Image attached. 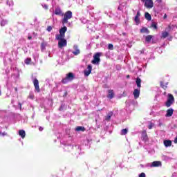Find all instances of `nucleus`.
Returning a JSON list of instances; mask_svg holds the SVG:
<instances>
[{
	"label": "nucleus",
	"mask_w": 177,
	"mask_h": 177,
	"mask_svg": "<svg viewBox=\"0 0 177 177\" xmlns=\"http://www.w3.org/2000/svg\"><path fill=\"white\" fill-rule=\"evenodd\" d=\"M39 130L40 131H44V127H40L39 128Z\"/></svg>",
	"instance_id": "4c0bfd02"
},
{
	"label": "nucleus",
	"mask_w": 177,
	"mask_h": 177,
	"mask_svg": "<svg viewBox=\"0 0 177 177\" xmlns=\"http://www.w3.org/2000/svg\"><path fill=\"white\" fill-rule=\"evenodd\" d=\"M174 102L175 97H174V95L172 94L169 93L167 95V100L165 103V105L166 106V107H171V106H172V104H174Z\"/></svg>",
	"instance_id": "f03ea898"
},
{
	"label": "nucleus",
	"mask_w": 177,
	"mask_h": 177,
	"mask_svg": "<svg viewBox=\"0 0 177 177\" xmlns=\"http://www.w3.org/2000/svg\"><path fill=\"white\" fill-rule=\"evenodd\" d=\"M162 165V163L161 161H153L151 164V167H161Z\"/></svg>",
	"instance_id": "ddd939ff"
},
{
	"label": "nucleus",
	"mask_w": 177,
	"mask_h": 177,
	"mask_svg": "<svg viewBox=\"0 0 177 177\" xmlns=\"http://www.w3.org/2000/svg\"><path fill=\"white\" fill-rule=\"evenodd\" d=\"M127 133H128V129H123L121 130L120 135L124 136V135H127Z\"/></svg>",
	"instance_id": "c85d7f7f"
},
{
	"label": "nucleus",
	"mask_w": 177,
	"mask_h": 177,
	"mask_svg": "<svg viewBox=\"0 0 177 177\" xmlns=\"http://www.w3.org/2000/svg\"><path fill=\"white\" fill-rule=\"evenodd\" d=\"M169 28H171V26H169Z\"/></svg>",
	"instance_id": "09e8293b"
},
{
	"label": "nucleus",
	"mask_w": 177,
	"mask_h": 177,
	"mask_svg": "<svg viewBox=\"0 0 177 177\" xmlns=\"http://www.w3.org/2000/svg\"><path fill=\"white\" fill-rule=\"evenodd\" d=\"M174 143H177V136H176V138L174 139Z\"/></svg>",
	"instance_id": "79ce46f5"
},
{
	"label": "nucleus",
	"mask_w": 177,
	"mask_h": 177,
	"mask_svg": "<svg viewBox=\"0 0 177 177\" xmlns=\"http://www.w3.org/2000/svg\"><path fill=\"white\" fill-rule=\"evenodd\" d=\"M136 84L138 86V88H139V89H140V88H142V80L140 77H137L136 80Z\"/></svg>",
	"instance_id": "a211bd4d"
},
{
	"label": "nucleus",
	"mask_w": 177,
	"mask_h": 177,
	"mask_svg": "<svg viewBox=\"0 0 177 177\" xmlns=\"http://www.w3.org/2000/svg\"><path fill=\"white\" fill-rule=\"evenodd\" d=\"M100 62V53H97L93 56V60L91 61L93 64H97V63Z\"/></svg>",
	"instance_id": "423d86ee"
},
{
	"label": "nucleus",
	"mask_w": 177,
	"mask_h": 177,
	"mask_svg": "<svg viewBox=\"0 0 177 177\" xmlns=\"http://www.w3.org/2000/svg\"><path fill=\"white\" fill-rule=\"evenodd\" d=\"M145 6L147 9H151V8L154 6V3H153V0H145Z\"/></svg>",
	"instance_id": "1a4fd4ad"
},
{
	"label": "nucleus",
	"mask_w": 177,
	"mask_h": 177,
	"mask_svg": "<svg viewBox=\"0 0 177 177\" xmlns=\"http://www.w3.org/2000/svg\"><path fill=\"white\" fill-rule=\"evenodd\" d=\"M28 39H32V36H28Z\"/></svg>",
	"instance_id": "ea45409f"
},
{
	"label": "nucleus",
	"mask_w": 177,
	"mask_h": 177,
	"mask_svg": "<svg viewBox=\"0 0 177 177\" xmlns=\"http://www.w3.org/2000/svg\"><path fill=\"white\" fill-rule=\"evenodd\" d=\"M73 17V12L71 11H67L64 15V18L62 19V24H67L68 20Z\"/></svg>",
	"instance_id": "7ed1b4c3"
},
{
	"label": "nucleus",
	"mask_w": 177,
	"mask_h": 177,
	"mask_svg": "<svg viewBox=\"0 0 177 177\" xmlns=\"http://www.w3.org/2000/svg\"><path fill=\"white\" fill-rule=\"evenodd\" d=\"M75 79V75H74V73L70 72L68 74H66V76L65 78L62 80L61 82H62V84H67V82H71V81H73Z\"/></svg>",
	"instance_id": "f257e3e1"
},
{
	"label": "nucleus",
	"mask_w": 177,
	"mask_h": 177,
	"mask_svg": "<svg viewBox=\"0 0 177 177\" xmlns=\"http://www.w3.org/2000/svg\"><path fill=\"white\" fill-rule=\"evenodd\" d=\"M55 39L59 41L58 48H59L60 49L64 48V46H67V40H66L64 37H55Z\"/></svg>",
	"instance_id": "20e7f679"
},
{
	"label": "nucleus",
	"mask_w": 177,
	"mask_h": 177,
	"mask_svg": "<svg viewBox=\"0 0 177 177\" xmlns=\"http://www.w3.org/2000/svg\"><path fill=\"white\" fill-rule=\"evenodd\" d=\"M133 95L134 96V99L139 98V96L140 95V90L138 88L134 89V91L133 92Z\"/></svg>",
	"instance_id": "f8f14e48"
},
{
	"label": "nucleus",
	"mask_w": 177,
	"mask_h": 177,
	"mask_svg": "<svg viewBox=\"0 0 177 177\" xmlns=\"http://www.w3.org/2000/svg\"><path fill=\"white\" fill-rule=\"evenodd\" d=\"M154 127V124L150 122V124L148 125L149 129H153V127Z\"/></svg>",
	"instance_id": "72a5a7b5"
},
{
	"label": "nucleus",
	"mask_w": 177,
	"mask_h": 177,
	"mask_svg": "<svg viewBox=\"0 0 177 177\" xmlns=\"http://www.w3.org/2000/svg\"><path fill=\"white\" fill-rule=\"evenodd\" d=\"M85 130H86L85 127H81V126H78L75 128V131L77 132H85Z\"/></svg>",
	"instance_id": "aec40b11"
},
{
	"label": "nucleus",
	"mask_w": 177,
	"mask_h": 177,
	"mask_svg": "<svg viewBox=\"0 0 177 177\" xmlns=\"http://www.w3.org/2000/svg\"><path fill=\"white\" fill-rule=\"evenodd\" d=\"M108 49H109V50H113L114 49V46H113V44H109L108 45Z\"/></svg>",
	"instance_id": "473e14b6"
},
{
	"label": "nucleus",
	"mask_w": 177,
	"mask_h": 177,
	"mask_svg": "<svg viewBox=\"0 0 177 177\" xmlns=\"http://www.w3.org/2000/svg\"><path fill=\"white\" fill-rule=\"evenodd\" d=\"M145 19L150 21L151 20V15L149 12H145Z\"/></svg>",
	"instance_id": "bb28decb"
},
{
	"label": "nucleus",
	"mask_w": 177,
	"mask_h": 177,
	"mask_svg": "<svg viewBox=\"0 0 177 177\" xmlns=\"http://www.w3.org/2000/svg\"><path fill=\"white\" fill-rule=\"evenodd\" d=\"M157 24H158L157 22H152L151 27L152 28H154V30H158V27L157 26Z\"/></svg>",
	"instance_id": "cd10ccee"
},
{
	"label": "nucleus",
	"mask_w": 177,
	"mask_h": 177,
	"mask_svg": "<svg viewBox=\"0 0 177 177\" xmlns=\"http://www.w3.org/2000/svg\"><path fill=\"white\" fill-rule=\"evenodd\" d=\"M111 115H113V113L109 112V114L106 115V121H110V120L111 118Z\"/></svg>",
	"instance_id": "c756f323"
},
{
	"label": "nucleus",
	"mask_w": 177,
	"mask_h": 177,
	"mask_svg": "<svg viewBox=\"0 0 177 177\" xmlns=\"http://www.w3.org/2000/svg\"><path fill=\"white\" fill-rule=\"evenodd\" d=\"M158 2V3H161V2H162V0H156Z\"/></svg>",
	"instance_id": "a19ab883"
},
{
	"label": "nucleus",
	"mask_w": 177,
	"mask_h": 177,
	"mask_svg": "<svg viewBox=\"0 0 177 177\" xmlns=\"http://www.w3.org/2000/svg\"><path fill=\"white\" fill-rule=\"evenodd\" d=\"M0 95H1V91H0Z\"/></svg>",
	"instance_id": "8fccbe9b"
},
{
	"label": "nucleus",
	"mask_w": 177,
	"mask_h": 177,
	"mask_svg": "<svg viewBox=\"0 0 177 177\" xmlns=\"http://www.w3.org/2000/svg\"><path fill=\"white\" fill-rule=\"evenodd\" d=\"M67 31V27L64 26L59 30V35H57L55 37L64 38L66 37L65 34Z\"/></svg>",
	"instance_id": "39448f33"
},
{
	"label": "nucleus",
	"mask_w": 177,
	"mask_h": 177,
	"mask_svg": "<svg viewBox=\"0 0 177 177\" xmlns=\"http://www.w3.org/2000/svg\"><path fill=\"white\" fill-rule=\"evenodd\" d=\"M33 85L37 93H39V92H41V88H39V82L38 81V79H35L33 80Z\"/></svg>",
	"instance_id": "0eeeda50"
},
{
	"label": "nucleus",
	"mask_w": 177,
	"mask_h": 177,
	"mask_svg": "<svg viewBox=\"0 0 177 177\" xmlns=\"http://www.w3.org/2000/svg\"><path fill=\"white\" fill-rule=\"evenodd\" d=\"M142 140H144L145 142H147L148 137H147V132L146 131V130H144L142 131Z\"/></svg>",
	"instance_id": "dca6fc26"
},
{
	"label": "nucleus",
	"mask_w": 177,
	"mask_h": 177,
	"mask_svg": "<svg viewBox=\"0 0 177 177\" xmlns=\"http://www.w3.org/2000/svg\"><path fill=\"white\" fill-rule=\"evenodd\" d=\"M165 147H169V146H172V141L171 140H165L163 142Z\"/></svg>",
	"instance_id": "6ab92c4d"
},
{
	"label": "nucleus",
	"mask_w": 177,
	"mask_h": 177,
	"mask_svg": "<svg viewBox=\"0 0 177 177\" xmlns=\"http://www.w3.org/2000/svg\"><path fill=\"white\" fill-rule=\"evenodd\" d=\"M6 24H8V21L6 20H2L1 21V27H5V26H6Z\"/></svg>",
	"instance_id": "7c9ffc66"
},
{
	"label": "nucleus",
	"mask_w": 177,
	"mask_h": 177,
	"mask_svg": "<svg viewBox=\"0 0 177 177\" xmlns=\"http://www.w3.org/2000/svg\"><path fill=\"white\" fill-rule=\"evenodd\" d=\"M173 114H174V109L170 108V109H167L165 117H172Z\"/></svg>",
	"instance_id": "f3484780"
},
{
	"label": "nucleus",
	"mask_w": 177,
	"mask_h": 177,
	"mask_svg": "<svg viewBox=\"0 0 177 177\" xmlns=\"http://www.w3.org/2000/svg\"><path fill=\"white\" fill-rule=\"evenodd\" d=\"M151 39H153V35H149L146 36V37H145V41L148 44H149V42H151Z\"/></svg>",
	"instance_id": "5701e85b"
},
{
	"label": "nucleus",
	"mask_w": 177,
	"mask_h": 177,
	"mask_svg": "<svg viewBox=\"0 0 177 177\" xmlns=\"http://www.w3.org/2000/svg\"><path fill=\"white\" fill-rule=\"evenodd\" d=\"M15 92H17V91H18L17 87H15Z\"/></svg>",
	"instance_id": "c03bdc74"
},
{
	"label": "nucleus",
	"mask_w": 177,
	"mask_h": 177,
	"mask_svg": "<svg viewBox=\"0 0 177 177\" xmlns=\"http://www.w3.org/2000/svg\"><path fill=\"white\" fill-rule=\"evenodd\" d=\"M33 85L37 93H39V92H41V88H39V82L38 81V79H35L33 80Z\"/></svg>",
	"instance_id": "6e6552de"
},
{
	"label": "nucleus",
	"mask_w": 177,
	"mask_h": 177,
	"mask_svg": "<svg viewBox=\"0 0 177 177\" xmlns=\"http://www.w3.org/2000/svg\"><path fill=\"white\" fill-rule=\"evenodd\" d=\"M159 125L161 126V124H160Z\"/></svg>",
	"instance_id": "3c124183"
},
{
	"label": "nucleus",
	"mask_w": 177,
	"mask_h": 177,
	"mask_svg": "<svg viewBox=\"0 0 177 177\" xmlns=\"http://www.w3.org/2000/svg\"><path fill=\"white\" fill-rule=\"evenodd\" d=\"M28 97H29V99L33 100L34 99V95L33 94H30Z\"/></svg>",
	"instance_id": "e433bc0d"
},
{
	"label": "nucleus",
	"mask_w": 177,
	"mask_h": 177,
	"mask_svg": "<svg viewBox=\"0 0 177 177\" xmlns=\"http://www.w3.org/2000/svg\"><path fill=\"white\" fill-rule=\"evenodd\" d=\"M52 26H49L47 27L46 30L48 32H50V31H52Z\"/></svg>",
	"instance_id": "f704fd0d"
},
{
	"label": "nucleus",
	"mask_w": 177,
	"mask_h": 177,
	"mask_svg": "<svg viewBox=\"0 0 177 177\" xmlns=\"http://www.w3.org/2000/svg\"><path fill=\"white\" fill-rule=\"evenodd\" d=\"M0 135H2L3 136H5V135H6V133L0 132Z\"/></svg>",
	"instance_id": "58836bf2"
},
{
	"label": "nucleus",
	"mask_w": 177,
	"mask_h": 177,
	"mask_svg": "<svg viewBox=\"0 0 177 177\" xmlns=\"http://www.w3.org/2000/svg\"><path fill=\"white\" fill-rule=\"evenodd\" d=\"M160 84L161 88H162V89H164L165 91L167 89V88H168V86H167L168 82L165 84L164 82H160Z\"/></svg>",
	"instance_id": "393cba45"
},
{
	"label": "nucleus",
	"mask_w": 177,
	"mask_h": 177,
	"mask_svg": "<svg viewBox=\"0 0 177 177\" xmlns=\"http://www.w3.org/2000/svg\"><path fill=\"white\" fill-rule=\"evenodd\" d=\"M19 135L22 139H24L26 138V131L24 130H19Z\"/></svg>",
	"instance_id": "b1692460"
},
{
	"label": "nucleus",
	"mask_w": 177,
	"mask_h": 177,
	"mask_svg": "<svg viewBox=\"0 0 177 177\" xmlns=\"http://www.w3.org/2000/svg\"><path fill=\"white\" fill-rule=\"evenodd\" d=\"M139 177H146V174H145V173H141V174L139 175Z\"/></svg>",
	"instance_id": "c9c22d12"
},
{
	"label": "nucleus",
	"mask_w": 177,
	"mask_h": 177,
	"mask_svg": "<svg viewBox=\"0 0 177 177\" xmlns=\"http://www.w3.org/2000/svg\"><path fill=\"white\" fill-rule=\"evenodd\" d=\"M55 14L57 16H63V12H62V10L60 8H56Z\"/></svg>",
	"instance_id": "412c9836"
},
{
	"label": "nucleus",
	"mask_w": 177,
	"mask_h": 177,
	"mask_svg": "<svg viewBox=\"0 0 177 177\" xmlns=\"http://www.w3.org/2000/svg\"><path fill=\"white\" fill-rule=\"evenodd\" d=\"M142 2H145V0H141Z\"/></svg>",
	"instance_id": "de8ad7c7"
},
{
	"label": "nucleus",
	"mask_w": 177,
	"mask_h": 177,
	"mask_svg": "<svg viewBox=\"0 0 177 177\" xmlns=\"http://www.w3.org/2000/svg\"><path fill=\"white\" fill-rule=\"evenodd\" d=\"M163 19H167V14H165V15H164Z\"/></svg>",
	"instance_id": "37998d69"
},
{
	"label": "nucleus",
	"mask_w": 177,
	"mask_h": 177,
	"mask_svg": "<svg viewBox=\"0 0 177 177\" xmlns=\"http://www.w3.org/2000/svg\"><path fill=\"white\" fill-rule=\"evenodd\" d=\"M169 35V33L168 32H167V31L162 32V35H161V38L165 39V38H167V37H168Z\"/></svg>",
	"instance_id": "a878e982"
},
{
	"label": "nucleus",
	"mask_w": 177,
	"mask_h": 177,
	"mask_svg": "<svg viewBox=\"0 0 177 177\" xmlns=\"http://www.w3.org/2000/svg\"><path fill=\"white\" fill-rule=\"evenodd\" d=\"M25 64H30L31 63V58H26L24 61Z\"/></svg>",
	"instance_id": "2f4dec72"
},
{
	"label": "nucleus",
	"mask_w": 177,
	"mask_h": 177,
	"mask_svg": "<svg viewBox=\"0 0 177 177\" xmlns=\"http://www.w3.org/2000/svg\"><path fill=\"white\" fill-rule=\"evenodd\" d=\"M140 11H138L137 14L134 18V21H136V26H138L140 23Z\"/></svg>",
	"instance_id": "9d476101"
},
{
	"label": "nucleus",
	"mask_w": 177,
	"mask_h": 177,
	"mask_svg": "<svg viewBox=\"0 0 177 177\" xmlns=\"http://www.w3.org/2000/svg\"><path fill=\"white\" fill-rule=\"evenodd\" d=\"M108 99H113L114 97V91L113 90H109L108 95H106Z\"/></svg>",
	"instance_id": "2eb2a0df"
},
{
	"label": "nucleus",
	"mask_w": 177,
	"mask_h": 177,
	"mask_svg": "<svg viewBox=\"0 0 177 177\" xmlns=\"http://www.w3.org/2000/svg\"><path fill=\"white\" fill-rule=\"evenodd\" d=\"M74 49H75V51H73V55H75V56H77V55H80V53H81L80 49H78V46H74Z\"/></svg>",
	"instance_id": "4be33fe9"
},
{
	"label": "nucleus",
	"mask_w": 177,
	"mask_h": 177,
	"mask_svg": "<svg viewBox=\"0 0 177 177\" xmlns=\"http://www.w3.org/2000/svg\"><path fill=\"white\" fill-rule=\"evenodd\" d=\"M19 106H20V107H21V104L19 103Z\"/></svg>",
	"instance_id": "49530a36"
},
{
	"label": "nucleus",
	"mask_w": 177,
	"mask_h": 177,
	"mask_svg": "<svg viewBox=\"0 0 177 177\" xmlns=\"http://www.w3.org/2000/svg\"><path fill=\"white\" fill-rule=\"evenodd\" d=\"M159 125L161 126V124H160Z\"/></svg>",
	"instance_id": "603ef678"
},
{
	"label": "nucleus",
	"mask_w": 177,
	"mask_h": 177,
	"mask_svg": "<svg viewBox=\"0 0 177 177\" xmlns=\"http://www.w3.org/2000/svg\"><path fill=\"white\" fill-rule=\"evenodd\" d=\"M129 77H130L129 75H127V78H129Z\"/></svg>",
	"instance_id": "a18cd8bd"
},
{
	"label": "nucleus",
	"mask_w": 177,
	"mask_h": 177,
	"mask_svg": "<svg viewBox=\"0 0 177 177\" xmlns=\"http://www.w3.org/2000/svg\"><path fill=\"white\" fill-rule=\"evenodd\" d=\"M87 71H84V75L85 77H88V75L92 73V65H88Z\"/></svg>",
	"instance_id": "9b49d317"
},
{
	"label": "nucleus",
	"mask_w": 177,
	"mask_h": 177,
	"mask_svg": "<svg viewBox=\"0 0 177 177\" xmlns=\"http://www.w3.org/2000/svg\"><path fill=\"white\" fill-rule=\"evenodd\" d=\"M140 32L141 34H150V30H149V29L146 27H142L140 30Z\"/></svg>",
	"instance_id": "4468645a"
}]
</instances>
